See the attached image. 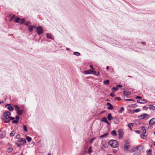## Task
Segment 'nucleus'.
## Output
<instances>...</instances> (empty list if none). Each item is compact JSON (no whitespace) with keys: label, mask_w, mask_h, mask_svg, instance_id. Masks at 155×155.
<instances>
[{"label":"nucleus","mask_w":155,"mask_h":155,"mask_svg":"<svg viewBox=\"0 0 155 155\" xmlns=\"http://www.w3.org/2000/svg\"><path fill=\"white\" fill-rule=\"evenodd\" d=\"M141 129L143 130V134L140 135L141 137L143 139H145L148 135V133L146 132L147 127L145 126H142Z\"/></svg>","instance_id":"1"},{"label":"nucleus","mask_w":155,"mask_h":155,"mask_svg":"<svg viewBox=\"0 0 155 155\" xmlns=\"http://www.w3.org/2000/svg\"><path fill=\"white\" fill-rule=\"evenodd\" d=\"M109 143L111 147L114 148H116L118 147V144L117 142L115 140H110Z\"/></svg>","instance_id":"2"},{"label":"nucleus","mask_w":155,"mask_h":155,"mask_svg":"<svg viewBox=\"0 0 155 155\" xmlns=\"http://www.w3.org/2000/svg\"><path fill=\"white\" fill-rule=\"evenodd\" d=\"M11 115V113L10 112L8 111H6L3 113V114L2 116V118L3 120L9 119V117Z\"/></svg>","instance_id":"3"},{"label":"nucleus","mask_w":155,"mask_h":155,"mask_svg":"<svg viewBox=\"0 0 155 155\" xmlns=\"http://www.w3.org/2000/svg\"><path fill=\"white\" fill-rule=\"evenodd\" d=\"M149 117V115L147 113H143L138 117V118L140 120H146Z\"/></svg>","instance_id":"4"},{"label":"nucleus","mask_w":155,"mask_h":155,"mask_svg":"<svg viewBox=\"0 0 155 155\" xmlns=\"http://www.w3.org/2000/svg\"><path fill=\"white\" fill-rule=\"evenodd\" d=\"M130 141L129 140H127L125 141L124 145V149L125 150H127L130 148L129 144Z\"/></svg>","instance_id":"5"},{"label":"nucleus","mask_w":155,"mask_h":155,"mask_svg":"<svg viewBox=\"0 0 155 155\" xmlns=\"http://www.w3.org/2000/svg\"><path fill=\"white\" fill-rule=\"evenodd\" d=\"M37 32L38 35H40L43 32V30L40 26H38L37 28Z\"/></svg>","instance_id":"6"},{"label":"nucleus","mask_w":155,"mask_h":155,"mask_svg":"<svg viewBox=\"0 0 155 155\" xmlns=\"http://www.w3.org/2000/svg\"><path fill=\"white\" fill-rule=\"evenodd\" d=\"M18 141L19 143L21 142V145H24L25 144L26 142V140L25 139L23 138H20L18 140Z\"/></svg>","instance_id":"7"},{"label":"nucleus","mask_w":155,"mask_h":155,"mask_svg":"<svg viewBox=\"0 0 155 155\" xmlns=\"http://www.w3.org/2000/svg\"><path fill=\"white\" fill-rule=\"evenodd\" d=\"M119 136V139H121L123 137V130L122 129H120L118 131Z\"/></svg>","instance_id":"8"},{"label":"nucleus","mask_w":155,"mask_h":155,"mask_svg":"<svg viewBox=\"0 0 155 155\" xmlns=\"http://www.w3.org/2000/svg\"><path fill=\"white\" fill-rule=\"evenodd\" d=\"M113 121L115 124H118L120 122L119 119L118 118L114 117L113 118Z\"/></svg>","instance_id":"9"},{"label":"nucleus","mask_w":155,"mask_h":155,"mask_svg":"<svg viewBox=\"0 0 155 155\" xmlns=\"http://www.w3.org/2000/svg\"><path fill=\"white\" fill-rule=\"evenodd\" d=\"M101 144L103 147L105 148H106L108 147V143L107 141L104 140H103L102 141Z\"/></svg>","instance_id":"10"},{"label":"nucleus","mask_w":155,"mask_h":155,"mask_svg":"<svg viewBox=\"0 0 155 155\" xmlns=\"http://www.w3.org/2000/svg\"><path fill=\"white\" fill-rule=\"evenodd\" d=\"M155 123V118H153L150 119L149 121V124L152 126Z\"/></svg>","instance_id":"11"},{"label":"nucleus","mask_w":155,"mask_h":155,"mask_svg":"<svg viewBox=\"0 0 155 155\" xmlns=\"http://www.w3.org/2000/svg\"><path fill=\"white\" fill-rule=\"evenodd\" d=\"M106 105L108 106L107 108V109L109 110H112L113 108V107L112 105H111L110 103L109 102H107Z\"/></svg>","instance_id":"12"},{"label":"nucleus","mask_w":155,"mask_h":155,"mask_svg":"<svg viewBox=\"0 0 155 155\" xmlns=\"http://www.w3.org/2000/svg\"><path fill=\"white\" fill-rule=\"evenodd\" d=\"M137 101V103L141 104H144L147 103L146 101L145 100H138Z\"/></svg>","instance_id":"13"},{"label":"nucleus","mask_w":155,"mask_h":155,"mask_svg":"<svg viewBox=\"0 0 155 155\" xmlns=\"http://www.w3.org/2000/svg\"><path fill=\"white\" fill-rule=\"evenodd\" d=\"M144 148V147L143 146L140 145L137 146L136 147V150H138L140 151Z\"/></svg>","instance_id":"14"},{"label":"nucleus","mask_w":155,"mask_h":155,"mask_svg":"<svg viewBox=\"0 0 155 155\" xmlns=\"http://www.w3.org/2000/svg\"><path fill=\"white\" fill-rule=\"evenodd\" d=\"M107 119L108 120L110 121L112 119H113L114 117L112 116L111 114L110 113H109L107 116Z\"/></svg>","instance_id":"15"},{"label":"nucleus","mask_w":155,"mask_h":155,"mask_svg":"<svg viewBox=\"0 0 155 155\" xmlns=\"http://www.w3.org/2000/svg\"><path fill=\"white\" fill-rule=\"evenodd\" d=\"M109 134V133H106L104 134L101 136L99 138H103L106 137H107L108 135Z\"/></svg>","instance_id":"16"},{"label":"nucleus","mask_w":155,"mask_h":155,"mask_svg":"<svg viewBox=\"0 0 155 155\" xmlns=\"http://www.w3.org/2000/svg\"><path fill=\"white\" fill-rule=\"evenodd\" d=\"M23 110L21 109L20 110V109L18 110L16 112L19 115H20L22 114L23 112Z\"/></svg>","instance_id":"17"},{"label":"nucleus","mask_w":155,"mask_h":155,"mask_svg":"<svg viewBox=\"0 0 155 155\" xmlns=\"http://www.w3.org/2000/svg\"><path fill=\"white\" fill-rule=\"evenodd\" d=\"M46 36L49 39H53V38L52 37V35L50 33H47L46 34Z\"/></svg>","instance_id":"18"},{"label":"nucleus","mask_w":155,"mask_h":155,"mask_svg":"<svg viewBox=\"0 0 155 155\" xmlns=\"http://www.w3.org/2000/svg\"><path fill=\"white\" fill-rule=\"evenodd\" d=\"M149 108L150 110H155V106L152 105H150L149 106Z\"/></svg>","instance_id":"19"},{"label":"nucleus","mask_w":155,"mask_h":155,"mask_svg":"<svg viewBox=\"0 0 155 155\" xmlns=\"http://www.w3.org/2000/svg\"><path fill=\"white\" fill-rule=\"evenodd\" d=\"M111 134L114 136H117V132L116 131L114 130L112 131L111 132Z\"/></svg>","instance_id":"20"},{"label":"nucleus","mask_w":155,"mask_h":155,"mask_svg":"<svg viewBox=\"0 0 155 155\" xmlns=\"http://www.w3.org/2000/svg\"><path fill=\"white\" fill-rule=\"evenodd\" d=\"M91 73H92V70H87L84 71V74H90Z\"/></svg>","instance_id":"21"},{"label":"nucleus","mask_w":155,"mask_h":155,"mask_svg":"<svg viewBox=\"0 0 155 155\" xmlns=\"http://www.w3.org/2000/svg\"><path fill=\"white\" fill-rule=\"evenodd\" d=\"M103 83L104 84L106 85H108L110 83L109 80H106L105 81H104L103 82Z\"/></svg>","instance_id":"22"},{"label":"nucleus","mask_w":155,"mask_h":155,"mask_svg":"<svg viewBox=\"0 0 155 155\" xmlns=\"http://www.w3.org/2000/svg\"><path fill=\"white\" fill-rule=\"evenodd\" d=\"M123 94L124 95H129L130 94V91H124L123 92Z\"/></svg>","instance_id":"23"},{"label":"nucleus","mask_w":155,"mask_h":155,"mask_svg":"<svg viewBox=\"0 0 155 155\" xmlns=\"http://www.w3.org/2000/svg\"><path fill=\"white\" fill-rule=\"evenodd\" d=\"M15 21L16 23H19L20 21V18H15Z\"/></svg>","instance_id":"24"},{"label":"nucleus","mask_w":155,"mask_h":155,"mask_svg":"<svg viewBox=\"0 0 155 155\" xmlns=\"http://www.w3.org/2000/svg\"><path fill=\"white\" fill-rule=\"evenodd\" d=\"M33 26H29L28 30L30 32H31L33 30Z\"/></svg>","instance_id":"25"},{"label":"nucleus","mask_w":155,"mask_h":155,"mask_svg":"<svg viewBox=\"0 0 155 155\" xmlns=\"http://www.w3.org/2000/svg\"><path fill=\"white\" fill-rule=\"evenodd\" d=\"M14 107L16 110V112L20 109V108L17 105H14Z\"/></svg>","instance_id":"26"},{"label":"nucleus","mask_w":155,"mask_h":155,"mask_svg":"<svg viewBox=\"0 0 155 155\" xmlns=\"http://www.w3.org/2000/svg\"><path fill=\"white\" fill-rule=\"evenodd\" d=\"M7 108L10 111H12L14 109V108L12 106H8V107Z\"/></svg>","instance_id":"27"},{"label":"nucleus","mask_w":155,"mask_h":155,"mask_svg":"<svg viewBox=\"0 0 155 155\" xmlns=\"http://www.w3.org/2000/svg\"><path fill=\"white\" fill-rule=\"evenodd\" d=\"M26 139L28 141V142H30L31 141V140H32L31 138L30 137L28 136H26Z\"/></svg>","instance_id":"28"},{"label":"nucleus","mask_w":155,"mask_h":155,"mask_svg":"<svg viewBox=\"0 0 155 155\" xmlns=\"http://www.w3.org/2000/svg\"><path fill=\"white\" fill-rule=\"evenodd\" d=\"M102 121L103 122H104L106 123V122H107V120L106 117H104L102 119Z\"/></svg>","instance_id":"29"},{"label":"nucleus","mask_w":155,"mask_h":155,"mask_svg":"<svg viewBox=\"0 0 155 155\" xmlns=\"http://www.w3.org/2000/svg\"><path fill=\"white\" fill-rule=\"evenodd\" d=\"M20 23L21 24H23L25 21V19L24 18H22L21 20L20 19Z\"/></svg>","instance_id":"30"},{"label":"nucleus","mask_w":155,"mask_h":155,"mask_svg":"<svg viewBox=\"0 0 155 155\" xmlns=\"http://www.w3.org/2000/svg\"><path fill=\"white\" fill-rule=\"evenodd\" d=\"M124 110V108L123 107H121L120 108V110L118 111V112L119 113H121Z\"/></svg>","instance_id":"31"},{"label":"nucleus","mask_w":155,"mask_h":155,"mask_svg":"<svg viewBox=\"0 0 155 155\" xmlns=\"http://www.w3.org/2000/svg\"><path fill=\"white\" fill-rule=\"evenodd\" d=\"M135 124L136 125H139L140 124V121L138 120H136L135 122Z\"/></svg>","instance_id":"32"},{"label":"nucleus","mask_w":155,"mask_h":155,"mask_svg":"<svg viewBox=\"0 0 155 155\" xmlns=\"http://www.w3.org/2000/svg\"><path fill=\"white\" fill-rule=\"evenodd\" d=\"M91 147H89V148L88 149V153L89 154H90L92 152V150H91Z\"/></svg>","instance_id":"33"},{"label":"nucleus","mask_w":155,"mask_h":155,"mask_svg":"<svg viewBox=\"0 0 155 155\" xmlns=\"http://www.w3.org/2000/svg\"><path fill=\"white\" fill-rule=\"evenodd\" d=\"M140 111V109L139 108L137 109L134 110V112H138Z\"/></svg>","instance_id":"34"},{"label":"nucleus","mask_w":155,"mask_h":155,"mask_svg":"<svg viewBox=\"0 0 155 155\" xmlns=\"http://www.w3.org/2000/svg\"><path fill=\"white\" fill-rule=\"evenodd\" d=\"M13 149L12 148H9L7 150L8 152H11L12 151Z\"/></svg>","instance_id":"35"},{"label":"nucleus","mask_w":155,"mask_h":155,"mask_svg":"<svg viewBox=\"0 0 155 155\" xmlns=\"http://www.w3.org/2000/svg\"><path fill=\"white\" fill-rule=\"evenodd\" d=\"M15 134V132L14 131H12L10 133V135L11 136L13 137L14 136Z\"/></svg>","instance_id":"36"},{"label":"nucleus","mask_w":155,"mask_h":155,"mask_svg":"<svg viewBox=\"0 0 155 155\" xmlns=\"http://www.w3.org/2000/svg\"><path fill=\"white\" fill-rule=\"evenodd\" d=\"M95 139V137H93V138H92L90 140V142L91 143H92L93 141H94V140Z\"/></svg>","instance_id":"37"},{"label":"nucleus","mask_w":155,"mask_h":155,"mask_svg":"<svg viewBox=\"0 0 155 155\" xmlns=\"http://www.w3.org/2000/svg\"><path fill=\"white\" fill-rule=\"evenodd\" d=\"M23 128H24V130L26 132H27L28 131V130L27 129V127L26 125H23Z\"/></svg>","instance_id":"38"},{"label":"nucleus","mask_w":155,"mask_h":155,"mask_svg":"<svg viewBox=\"0 0 155 155\" xmlns=\"http://www.w3.org/2000/svg\"><path fill=\"white\" fill-rule=\"evenodd\" d=\"M18 122V120H13L12 121V123H14V124H17Z\"/></svg>","instance_id":"39"},{"label":"nucleus","mask_w":155,"mask_h":155,"mask_svg":"<svg viewBox=\"0 0 155 155\" xmlns=\"http://www.w3.org/2000/svg\"><path fill=\"white\" fill-rule=\"evenodd\" d=\"M133 155H140V153L139 152H136Z\"/></svg>","instance_id":"40"},{"label":"nucleus","mask_w":155,"mask_h":155,"mask_svg":"<svg viewBox=\"0 0 155 155\" xmlns=\"http://www.w3.org/2000/svg\"><path fill=\"white\" fill-rule=\"evenodd\" d=\"M10 120L9 119H7L5 120H4L3 121L5 123H8L10 121Z\"/></svg>","instance_id":"41"},{"label":"nucleus","mask_w":155,"mask_h":155,"mask_svg":"<svg viewBox=\"0 0 155 155\" xmlns=\"http://www.w3.org/2000/svg\"><path fill=\"white\" fill-rule=\"evenodd\" d=\"M125 100L126 101H132L134 102H135V101L133 99H125Z\"/></svg>","instance_id":"42"},{"label":"nucleus","mask_w":155,"mask_h":155,"mask_svg":"<svg viewBox=\"0 0 155 155\" xmlns=\"http://www.w3.org/2000/svg\"><path fill=\"white\" fill-rule=\"evenodd\" d=\"M117 89H118V88H117V87H114L112 88V91H117Z\"/></svg>","instance_id":"43"},{"label":"nucleus","mask_w":155,"mask_h":155,"mask_svg":"<svg viewBox=\"0 0 155 155\" xmlns=\"http://www.w3.org/2000/svg\"><path fill=\"white\" fill-rule=\"evenodd\" d=\"M15 119V118L14 117H10V116L9 117V119L10 120H14Z\"/></svg>","instance_id":"44"},{"label":"nucleus","mask_w":155,"mask_h":155,"mask_svg":"<svg viewBox=\"0 0 155 155\" xmlns=\"http://www.w3.org/2000/svg\"><path fill=\"white\" fill-rule=\"evenodd\" d=\"M115 99L118 101H120L121 99L120 97H115Z\"/></svg>","instance_id":"45"},{"label":"nucleus","mask_w":155,"mask_h":155,"mask_svg":"<svg viewBox=\"0 0 155 155\" xmlns=\"http://www.w3.org/2000/svg\"><path fill=\"white\" fill-rule=\"evenodd\" d=\"M136 99H141L142 97L140 96H137L135 97Z\"/></svg>","instance_id":"46"},{"label":"nucleus","mask_w":155,"mask_h":155,"mask_svg":"<svg viewBox=\"0 0 155 155\" xmlns=\"http://www.w3.org/2000/svg\"><path fill=\"white\" fill-rule=\"evenodd\" d=\"M15 119L16 120H18L19 119V117L18 116H16L15 117Z\"/></svg>","instance_id":"47"},{"label":"nucleus","mask_w":155,"mask_h":155,"mask_svg":"<svg viewBox=\"0 0 155 155\" xmlns=\"http://www.w3.org/2000/svg\"><path fill=\"white\" fill-rule=\"evenodd\" d=\"M135 133H137V134H139L140 133V131L138 130H136L135 131Z\"/></svg>","instance_id":"48"},{"label":"nucleus","mask_w":155,"mask_h":155,"mask_svg":"<svg viewBox=\"0 0 155 155\" xmlns=\"http://www.w3.org/2000/svg\"><path fill=\"white\" fill-rule=\"evenodd\" d=\"M15 144L17 146V147H19L21 146V144H20L17 143H15Z\"/></svg>","instance_id":"49"},{"label":"nucleus","mask_w":155,"mask_h":155,"mask_svg":"<svg viewBox=\"0 0 155 155\" xmlns=\"http://www.w3.org/2000/svg\"><path fill=\"white\" fill-rule=\"evenodd\" d=\"M110 95L112 97H114L115 96V94L113 93H111Z\"/></svg>","instance_id":"50"},{"label":"nucleus","mask_w":155,"mask_h":155,"mask_svg":"<svg viewBox=\"0 0 155 155\" xmlns=\"http://www.w3.org/2000/svg\"><path fill=\"white\" fill-rule=\"evenodd\" d=\"M148 108V107L146 106H144L143 107V108L144 110H147V109Z\"/></svg>","instance_id":"51"},{"label":"nucleus","mask_w":155,"mask_h":155,"mask_svg":"<svg viewBox=\"0 0 155 155\" xmlns=\"http://www.w3.org/2000/svg\"><path fill=\"white\" fill-rule=\"evenodd\" d=\"M92 73H93V74L94 75H95L96 74V73H97L96 71H93L92 70Z\"/></svg>","instance_id":"52"},{"label":"nucleus","mask_w":155,"mask_h":155,"mask_svg":"<svg viewBox=\"0 0 155 155\" xmlns=\"http://www.w3.org/2000/svg\"><path fill=\"white\" fill-rule=\"evenodd\" d=\"M28 25H29V23H28V22H26L25 24V25L27 26H29Z\"/></svg>","instance_id":"53"},{"label":"nucleus","mask_w":155,"mask_h":155,"mask_svg":"<svg viewBox=\"0 0 155 155\" xmlns=\"http://www.w3.org/2000/svg\"><path fill=\"white\" fill-rule=\"evenodd\" d=\"M89 67L91 68L93 70H94V68L92 66V65H90V66H89Z\"/></svg>","instance_id":"54"},{"label":"nucleus","mask_w":155,"mask_h":155,"mask_svg":"<svg viewBox=\"0 0 155 155\" xmlns=\"http://www.w3.org/2000/svg\"><path fill=\"white\" fill-rule=\"evenodd\" d=\"M77 54H78V52H75L74 53V55H75L76 56L78 55Z\"/></svg>","instance_id":"55"},{"label":"nucleus","mask_w":155,"mask_h":155,"mask_svg":"<svg viewBox=\"0 0 155 155\" xmlns=\"http://www.w3.org/2000/svg\"><path fill=\"white\" fill-rule=\"evenodd\" d=\"M128 127H129V128L131 130V125H130V124H128Z\"/></svg>","instance_id":"56"},{"label":"nucleus","mask_w":155,"mask_h":155,"mask_svg":"<svg viewBox=\"0 0 155 155\" xmlns=\"http://www.w3.org/2000/svg\"><path fill=\"white\" fill-rule=\"evenodd\" d=\"M122 87V85H120V84H119V85H118L117 86V87Z\"/></svg>","instance_id":"57"},{"label":"nucleus","mask_w":155,"mask_h":155,"mask_svg":"<svg viewBox=\"0 0 155 155\" xmlns=\"http://www.w3.org/2000/svg\"><path fill=\"white\" fill-rule=\"evenodd\" d=\"M20 137V135L18 134L16 135V137L17 138H18Z\"/></svg>","instance_id":"58"},{"label":"nucleus","mask_w":155,"mask_h":155,"mask_svg":"<svg viewBox=\"0 0 155 155\" xmlns=\"http://www.w3.org/2000/svg\"><path fill=\"white\" fill-rule=\"evenodd\" d=\"M15 16V15H12L11 18V19H12Z\"/></svg>","instance_id":"59"},{"label":"nucleus","mask_w":155,"mask_h":155,"mask_svg":"<svg viewBox=\"0 0 155 155\" xmlns=\"http://www.w3.org/2000/svg\"><path fill=\"white\" fill-rule=\"evenodd\" d=\"M141 43L142 44H144L146 43L142 41L141 42Z\"/></svg>","instance_id":"60"},{"label":"nucleus","mask_w":155,"mask_h":155,"mask_svg":"<svg viewBox=\"0 0 155 155\" xmlns=\"http://www.w3.org/2000/svg\"><path fill=\"white\" fill-rule=\"evenodd\" d=\"M151 151H152V150L151 149H150L149 150L148 152H151Z\"/></svg>","instance_id":"61"},{"label":"nucleus","mask_w":155,"mask_h":155,"mask_svg":"<svg viewBox=\"0 0 155 155\" xmlns=\"http://www.w3.org/2000/svg\"><path fill=\"white\" fill-rule=\"evenodd\" d=\"M105 112V110H103V111H101V114H102L103 113H104V112Z\"/></svg>","instance_id":"62"},{"label":"nucleus","mask_w":155,"mask_h":155,"mask_svg":"<svg viewBox=\"0 0 155 155\" xmlns=\"http://www.w3.org/2000/svg\"><path fill=\"white\" fill-rule=\"evenodd\" d=\"M106 123H107L108 124V125L109 124V123L107 121V122H106Z\"/></svg>","instance_id":"63"},{"label":"nucleus","mask_w":155,"mask_h":155,"mask_svg":"<svg viewBox=\"0 0 155 155\" xmlns=\"http://www.w3.org/2000/svg\"><path fill=\"white\" fill-rule=\"evenodd\" d=\"M109 67L108 66H107L106 67V69H109Z\"/></svg>","instance_id":"64"}]
</instances>
